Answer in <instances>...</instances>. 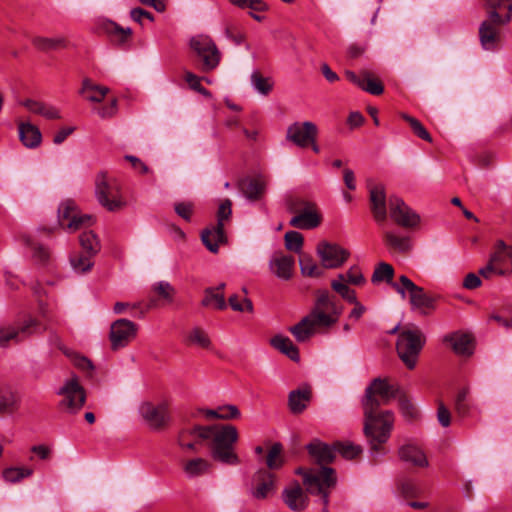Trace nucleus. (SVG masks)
<instances>
[{
	"label": "nucleus",
	"mask_w": 512,
	"mask_h": 512,
	"mask_svg": "<svg viewBox=\"0 0 512 512\" xmlns=\"http://www.w3.org/2000/svg\"><path fill=\"white\" fill-rule=\"evenodd\" d=\"M201 430V439L208 441L211 456L215 461L232 466L240 464V458L235 451V444L239 439L235 426L210 425Z\"/></svg>",
	"instance_id": "obj_1"
},
{
	"label": "nucleus",
	"mask_w": 512,
	"mask_h": 512,
	"mask_svg": "<svg viewBox=\"0 0 512 512\" xmlns=\"http://www.w3.org/2000/svg\"><path fill=\"white\" fill-rule=\"evenodd\" d=\"M364 434L370 445V453L376 457L386 453L382 447L390 438L394 426V413L390 410H363Z\"/></svg>",
	"instance_id": "obj_2"
},
{
	"label": "nucleus",
	"mask_w": 512,
	"mask_h": 512,
	"mask_svg": "<svg viewBox=\"0 0 512 512\" xmlns=\"http://www.w3.org/2000/svg\"><path fill=\"white\" fill-rule=\"evenodd\" d=\"M424 344L425 336L420 329H403L400 332L396 349L400 359L408 369H413L416 366Z\"/></svg>",
	"instance_id": "obj_3"
},
{
	"label": "nucleus",
	"mask_w": 512,
	"mask_h": 512,
	"mask_svg": "<svg viewBox=\"0 0 512 512\" xmlns=\"http://www.w3.org/2000/svg\"><path fill=\"white\" fill-rule=\"evenodd\" d=\"M397 396V388L386 379L375 378L365 389L361 400L363 410L379 409Z\"/></svg>",
	"instance_id": "obj_4"
},
{
	"label": "nucleus",
	"mask_w": 512,
	"mask_h": 512,
	"mask_svg": "<svg viewBox=\"0 0 512 512\" xmlns=\"http://www.w3.org/2000/svg\"><path fill=\"white\" fill-rule=\"evenodd\" d=\"M95 195L98 202L108 211H117L125 204L119 183L115 179L108 178L104 172L96 176Z\"/></svg>",
	"instance_id": "obj_5"
},
{
	"label": "nucleus",
	"mask_w": 512,
	"mask_h": 512,
	"mask_svg": "<svg viewBox=\"0 0 512 512\" xmlns=\"http://www.w3.org/2000/svg\"><path fill=\"white\" fill-rule=\"evenodd\" d=\"M510 22V15L492 12L487 15L479 26V40L482 48L487 51H495L501 40V26Z\"/></svg>",
	"instance_id": "obj_6"
},
{
	"label": "nucleus",
	"mask_w": 512,
	"mask_h": 512,
	"mask_svg": "<svg viewBox=\"0 0 512 512\" xmlns=\"http://www.w3.org/2000/svg\"><path fill=\"white\" fill-rule=\"evenodd\" d=\"M189 46L201 60L203 72L212 71L219 65L221 53L211 37L202 34L193 36L189 41Z\"/></svg>",
	"instance_id": "obj_7"
},
{
	"label": "nucleus",
	"mask_w": 512,
	"mask_h": 512,
	"mask_svg": "<svg viewBox=\"0 0 512 512\" xmlns=\"http://www.w3.org/2000/svg\"><path fill=\"white\" fill-rule=\"evenodd\" d=\"M277 491V476L266 468L257 469L248 484L247 493L256 501H264Z\"/></svg>",
	"instance_id": "obj_8"
},
{
	"label": "nucleus",
	"mask_w": 512,
	"mask_h": 512,
	"mask_svg": "<svg viewBox=\"0 0 512 512\" xmlns=\"http://www.w3.org/2000/svg\"><path fill=\"white\" fill-rule=\"evenodd\" d=\"M231 206L232 203L228 199L222 202L217 213V224L205 229L201 234L203 244L212 253H217L219 245L227 241L224 232V221L229 219L232 213Z\"/></svg>",
	"instance_id": "obj_9"
},
{
	"label": "nucleus",
	"mask_w": 512,
	"mask_h": 512,
	"mask_svg": "<svg viewBox=\"0 0 512 512\" xmlns=\"http://www.w3.org/2000/svg\"><path fill=\"white\" fill-rule=\"evenodd\" d=\"M57 394L62 397L59 408L69 414H76L85 403V391L76 376L67 379Z\"/></svg>",
	"instance_id": "obj_10"
},
{
	"label": "nucleus",
	"mask_w": 512,
	"mask_h": 512,
	"mask_svg": "<svg viewBox=\"0 0 512 512\" xmlns=\"http://www.w3.org/2000/svg\"><path fill=\"white\" fill-rule=\"evenodd\" d=\"M295 473L303 476V484L310 494L324 492L325 488L334 487L337 481L335 470L330 467H322L317 470H306L300 467L296 469Z\"/></svg>",
	"instance_id": "obj_11"
},
{
	"label": "nucleus",
	"mask_w": 512,
	"mask_h": 512,
	"mask_svg": "<svg viewBox=\"0 0 512 512\" xmlns=\"http://www.w3.org/2000/svg\"><path fill=\"white\" fill-rule=\"evenodd\" d=\"M58 222L67 231L75 232L90 227L94 218L90 214H81L74 201L66 200L59 205Z\"/></svg>",
	"instance_id": "obj_12"
},
{
	"label": "nucleus",
	"mask_w": 512,
	"mask_h": 512,
	"mask_svg": "<svg viewBox=\"0 0 512 512\" xmlns=\"http://www.w3.org/2000/svg\"><path fill=\"white\" fill-rule=\"evenodd\" d=\"M139 414L145 424L153 430H161L170 422L169 405L166 401L153 403L142 402L139 406Z\"/></svg>",
	"instance_id": "obj_13"
},
{
	"label": "nucleus",
	"mask_w": 512,
	"mask_h": 512,
	"mask_svg": "<svg viewBox=\"0 0 512 512\" xmlns=\"http://www.w3.org/2000/svg\"><path fill=\"white\" fill-rule=\"evenodd\" d=\"M388 205L390 217L396 224L405 228H414L420 223V216L399 196L390 195Z\"/></svg>",
	"instance_id": "obj_14"
},
{
	"label": "nucleus",
	"mask_w": 512,
	"mask_h": 512,
	"mask_svg": "<svg viewBox=\"0 0 512 512\" xmlns=\"http://www.w3.org/2000/svg\"><path fill=\"white\" fill-rule=\"evenodd\" d=\"M316 253L323 268L336 269L341 267L349 258L350 252L342 246L327 241L318 243Z\"/></svg>",
	"instance_id": "obj_15"
},
{
	"label": "nucleus",
	"mask_w": 512,
	"mask_h": 512,
	"mask_svg": "<svg viewBox=\"0 0 512 512\" xmlns=\"http://www.w3.org/2000/svg\"><path fill=\"white\" fill-rule=\"evenodd\" d=\"M138 326L128 319H118L111 324L110 342L112 350L126 347L137 335Z\"/></svg>",
	"instance_id": "obj_16"
},
{
	"label": "nucleus",
	"mask_w": 512,
	"mask_h": 512,
	"mask_svg": "<svg viewBox=\"0 0 512 512\" xmlns=\"http://www.w3.org/2000/svg\"><path fill=\"white\" fill-rule=\"evenodd\" d=\"M317 137L318 128L311 121L294 122L288 126L286 132V139L300 148L309 146Z\"/></svg>",
	"instance_id": "obj_17"
},
{
	"label": "nucleus",
	"mask_w": 512,
	"mask_h": 512,
	"mask_svg": "<svg viewBox=\"0 0 512 512\" xmlns=\"http://www.w3.org/2000/svg\"><path fill=\"white\" fill-rule=\"evenodd\" d=\"M39 327V322L32 317L26 318L17 328L13 326H0V346L5 347L12 340L20 342L33 333H36Z\"/></svg>",
	"instance_id": "obj_18"
},
{
	"label": "nucleus",
	"mask_w": 512,
	"mask_h": 512,
	"mask_svg": "<svg viewBox=\"0 0 512 512\" xmlns=\"http://www.w3.org/2000/svg\"><path fill=\"white\" fill-rule=\"evenodd\" d=\"M370 210L374 220L382 224L387 219V196L383 184H368Z\"/></svg>",
	"instance_id": "obj_19"
},
{
	"label": "nucleus",
	"mask_w": 512,
	"mask_h": 512,
	"mask_svg": "<svg viewBox=\"0 0 512 512\" xmlns=\"http://www.w3.org/2000/svg\"><path fill=\"white\" fill-rule=\"evenodd\" d=\"M307 493L309 492L304 490L297 481H293L283 489L282 499L290 510L300 512L309 505Z\"/></svg>",
	"instance_id": "obj_20"
},
{
	"label": "nucleus",
	"mask_w": 512,
	"mask_h": 512,
	"mask_svg": "<svg viewBox=\"0 0 512 512\" xmlns=\"http://www.w3.org/2000/svg\"><path fill=\"white\" fill-rule=\"evenodd\" d=\"M321 223V217L315 210V205L308 201L300 202L299 213L292 217L289 224L298 229H314Z\"/></svg>",
	"instance_id": "obj_21"
},
{
	"label": "nucleus",
	"mask_w": 512,
	"mask_h": 512,
	"mask_svg": "<svg viewBox=\"0 0 512 512\" xmlns=\"http://www.w3.org/2000/svg\"><path fill=\"white\" fill-rule=\"evenodd\" d=\"M306 449L310 457L317 464L321 465V468L326 467L325 465L327 464H330L336 456L334 444L329 445L319 439H313L309 444L306 445Z\"/></svg>",
	"instance_id": "obj_22"
},
{
	"label": "nucleus",
	"mask_w": 512,
	"mask_h": 512,
	"mask_svg": "<svg viewBox=\"0 0 512 512\" xmlns=\"http://www.w3.org/2000/svg\"><path fill=\"white\" fill-rule=\"evenodd\" d=\"M443 343L449 344L457 355L470 356L473 353L472 337L467 333H449L443 337Z\"/></svg>",
	"instance_id": "obj_23"
},
{
	"label": "nucleus",
	"mask_w": 512,
	"mask_h": 512,
	"mask_svg": "<svg viewBox=\"0 0 512 512\" xmlns=\"http://www.w3.org/2000/svg\"><path fill=\"white\" fill-rule=\"evenodd\" d=\"M312 398V390L309 386L292 390L288 395V407L293 414H301L308 406Z\"/></svg>",
	"instance_id": "obj_24"
},
{
	"label": "nucleus",
	"mask_w": 512,
	"mask_h": 512,
	"mask_svg": "<svg viewBox=\"0 0 512 512\" xmlns=\"http://www.w3.org/2000/svg\"><path fill=\"white\" fill-rule=\"evenodd\" d=\"M271 271L280 279L289 280L292 276L294 258L288 255L276 254L270 260Z\"/></svg>",
	"instance_id": "obj_25"
},
{
	"label": "nucleus",
	"mask_w": 512,
	"mask_h": 512,
	"mask_svg": "<svg viewBox=\"0 0 512 512\" xmlns=\"http://www.w3.org/2000/svg\"><path fill=\"white\" fill-rule=\"evenodd\" d=\"M19 139L29 149L38 147L42 140L40 130L29 122H21L18 126Z\"/></svg>",
	"instance_id": "obj_26"
},
{
	"label": "nucleus",
	"mask_w": 512,
	"mask_h": 512,
	"mask_svg": "<svg viewBox=\"0 0 512 512\" xmlns=\"http://www.w3.org/2000/svg\"><path fill=\"white\" fill-rule=\"evenodd\" d=\"M409 300L412 308L419 310L421 314H427L429 310L435 308V298L419 286L409 294Z\"/></svg>",
	"instance_id": "obj_27"
},
{
	"label": "nucleus",
	"mask_w": 512,
	"mask_h": 512,
	"mask_svg": "<svg viewBox=\"0 0 512 512\" xmlns=\"http://www.w3.org/2000/svg\"><path fill=\"white\" fill-rule=\"evenodd\" d=\"M205 426L195 425L191 428L182 429L177 438L178 445L183 449H188L190 451H196V445L198 442L203 441L201 439V429H204Z\"/></svg>",
	"instance_id": "obj_28"
},
{
	"label": "nucleus",
	"mask_w": 512,
	"mask_h": 512,
	"mask_svg": "<svg viewBox=\"0 0 512 512\" xmlns=\"http://www.w3.org/2000/svg\"><path fill=\"white\" fill-rule=\"evenodd\" d=\"M239 189L247 199L254 201L263 194L265 183L260 177H247L240 181Z\"/></svg>",
	"instance_id": "obj_29"
},
{
	"label": "nucleus",
	"mask_w": 512,
	"mask_h": 512,
	"mask_svg": "<svg viewBox=\"0 0 512 512\" xmlns=\"http://www.w3.org/2000/svg\"><path fill=\"white\" fill-rule=\"evenodd\" d=\"M399 457L402 461L417 467H426L428 465L425 454L421 449L413 444H407L400 447Z\"/></svg>",
	"instance_id": "obj_30"
},
{
	"label": "nucleus",
	"mask_w": 512,
	"mask_h": 512,
	"mask_svg": "<svg viewBox=\"0 0 512 512\" xmlns=\"http://www.w3.org/2000/svg\"><path fill=\"white\" fill-rule=\"evenodd\" d=\"M109 88L94 84L89 78L82 81V87L79 93L90 102L100 103L108 94Z\"/></svg>",
	"instance_id": "obj_31"
},
{
	"label": "nucleus",
	"mask_w": 512,
	"mask_h": 512,
	"mask_svg": "<svg viewBox=\"0 0 512 512\" xmlns=\"http://www.w3.org/2000/svg\"><path fill=\"white\" fill-rule=\"evenodd\" d=\"M383 239L386 246L393 252L405 254L412 248V244L408 236H399L392 231H385Z\"/></svg>",
	"instance_id": "obj_32"
},
{
	"label": "nucleus",
	"mask_w": 512,
	"mask_h": 512,
	"mask_svg": "<svg viewBox=\"0 0 512 512\" xmlns=\"http://www.w3.org/2000/svg\"><path fill=\"white\" fill-rule=\"evenodd\" d=\"M271 345L286 355L292 361H299L298 348L293 344L290 338L283 335H276L270 340Z\"/></svg>",
	"instance_id": "obj_33"
},
{
	"label": "nucleus",
	"mask_w": 512,
	"mask_h": 512,
	"mask_svg": "<svg viewBox=\"0 0 512 512\" xmlns=\"http://www.w3.org/2000/svg\"><path fill=\"white\" fill-rule=\"evenodd\" d=\"M308 319L314 331L317 328H328L335 324V317H331L328 312L319 309H312L311 312L304 317Z\"/></svg>",
	"instance_id": "obj_34"
},
{
	"label": "nucleus",
	"mask_w": 512,
	"mask_h": 512,
	"mask_svg": "<svg viewBox=\"0 0 512 512\" xmlns=\"http://www.w3.org/2000/svg\"><path fill=\"white\" fill-rule=\"evenodd\" d=\"M95 256L85 252L73 253L70 256V264L74 272L83 274L90 271L94 265L93 258Z\"/></svg>",
	"instance_id": "obj_35"
},
{
	"label": "nucleus",
	"mask_w": 512,
	"mask_h": 512,
	"mask_svg": "<svg viewBox=\"0 0 512 512\" xmlns=\"http://www.w3.org/2000/svg\"><path fill=\"white\" fill-rule=\"evenodd\" d=\"M23 105L31 112L44 116L47 119L61 118L60 112L53 106L34 101L26 100Z\"/></svg>",
	"instance_id": "obj_36"
},
{
	"label": "nucleus",
	"mask_w": 512,
	"mask_h": 512,
	"mask_svg": "<svg viewBox=\"0 0 512 512\" xmlns=\"http://www.w3.org/2000/svg\"><path fill=\"white\" fill-rule=\"evenodd\" d=\"M210 468V462L204 458L188 460L183 466L185 474L190 478L201 476L207 473Z\"/></svg>",
	"instance_id": "obj_37"
},
{
	"label": "nucleus",
	"mask_w": 512,
	"mask_h": 512,
	"mask_svg": "<svg viewBox=\"0 0 512 512\" xmlns=\"http://www.w3.org/2000/svg\"><path fill=\"white\" fill-rule=\"evenodd\" d=\"M18 404L15 392L7 386L0 387V413L13 412Z\"/></svg>",
	"instance_id": "obj_38"
},
{
	"label": "nucleus",
	"mask_w": 512,
	"mask_h": 512,
	"mask_svg": "<svg viewBox=\"0 0 512 512\" xmlns=\"http://www.w3.org/2000/svg\"><path fill=\"white\" fill-rule=\"evenodd\" d=\"M83 252L96 256L101 249L98 237L93 231H85L79 237Z\"/></svg>",
	"instance_id": "obj_39"
},
{
	"label": "nucleus",
	"mask_w": 512,
	"mask_h": 512,
	"mask_svg": "<svg viewBox=\"0 0 512 512\" xmlns=\"http://www.w3.org/2000/svg\"><path fill=\"white\" fill-rule=\"evenodd\" d=\"M201 305L219 310H223L227 307L224 295L220 292H216L214 288L205 289Z\"/></svg>",
	"instance_id": "obj_40"
},
{
	"label": "nucleus",
	"mask_w": 512,
	"mask_h": 512,
	"mask_svg": "<svg viewBox=\"0 0 512 512\" xmlns=\"http://www.w3.org/2000/svg\"><path fill=\"white\" fill-rule=\"evenodd\" d=\"M393 277L394 268L392 267V265L386 262H380L374 269L371 281L374 284L386 282L391 285V283H393Z\"/></svg>",
	"instance_id": "obj_41"
},
{
	"label": "nucleus",
	"mask_w": 512,
	"mask_h": 512,
	"mask_svg": "<svg viewBox=\"0 0 512 512\" xmlns=\"http://www.w3.org/2000/svg\"><path fill=\"white\" fill-rule=\"evenodd\" d=\"M32 44L41 51L55 50L59 47H64L66 41L63 37L48 38L42 36H35L32 38Z\"/></svg>",
	"instance_id": "obj_42"
},
{
	"label": "nucleus",
	"mask_w": 512,
	"mask_h": 512,
	"mask_svg": "<svg viewBox=\"0 0 512 512\" xmlns=\"http://www.w3.org/2000/svg\"><path fill=\"white\" fill-rule=\"evenodd\" d=\"M301 273L309 277H320L323 274L322 269L315 263L312 256L301 253L299 257Z\"/></svg>",
	"instance_id": "obj_43"
},
{
	"label": "nucleus",
	"mask_w": 512,
	"mask_h": 512,
	"mask_svg": "<svg viewBox=\"0 0 512 512\" xmlns=\"http://www.w3.org/2000/svg\"><path fill=\"white\" fill-rule=\"evenodd\" d=\"M282 444L274 443L266 456V465L269 471L278 470L283 466Z\"/></svg>",
	"instance_id": "obj_44"
},
{
	"label": "nucleus",
	"mask_w": 512,
	"mask_h": 512,
	"mask_svg": "<svg viewBox=\"0 0 512 512\" xmlns=\"http://www.w3.org/2000/svg\"><path fill=\"white\" fill-rule=\"evenodd\" d=\"M106 32L112 37L113 41L119 45L125 44L132 35L131 28H123L115 22H109L106 25Z\"/></svg>",
	"instance_id": "obj_45"
},
{
	"label": "nucleus",
	"mask_w": 512,
	"mask_h": 512,
	"mask_svg": "<svg viewBox=\"0 0 512 512\" xmlns=\"http://www.w3.org/2000/svg\"><path fill=\"white\" fill-rule=\"evenodd\" d=\"M289 331L299 342L307 341L314 333L308 319L303 318L299 323L289 328Z\"/></svg>",
	"instance_id": "obj_46"
},
{
	"label": "nucleus",
	"mask_w": 512,
	"mask_h": 512,
	"mask_svg": "<svg viewBox=\"0 0 512 512\" xmlns=\"http://www.w3.org/2000/svg\"><path fill=\"white\" fill-rule=\"evenodd\" d=\"M33 469L28 467H9L3 471V478L10 483H17L33 474Z\"/></svg>",
	"instance_id": "obj_47"
},
{
	"label": "nucleus",
	"mask_w": 512,
	"mask_h": 512,
	"mask_svg": "<svg viewBox=\"0 0 512 512\" xmlns=\"http://www.w3.org/2000/svg\"><path fill=\"white\" fill-rule=\"evenodd\" d=\"M334 449L335 454L339 453L343 458L348 460L354 459L362 452L361 446L351 442H335Z\"/></svg>",
	"instance_id": "obj_48"
},
{
	"label": "nucleus",
	"mask_w": 512,
	"mask_h": 512,
	"mask_svg": "<svg viewBox=\"0 0 512 512\" xmlns=\"http://www.w3.org/2000/svg\"><path fill=\"white\" fill-rule=\"evenodd\" d=\"M187 339L189 343L198 345L202 348L208 349L211 346V341L207 332L200 327L192 328L188 333Z\"/></svg>",
	"instance_id": "obj_49"
},
{
	"label": "nucleus",
	"mask_w": 512,
	"mask_h": 512,
	"mask_svg": "<svg viewBox=\"0 0 512 512\" xmlns=\"http://www.w3.org/2000/svg\"><path fill=\"white\" fill-rule=\"evenodd\" d=\"M251 84L253 88L262 95H268L273 88V82L271 79L263 77L257 71H254L251 74Z\"/></svg>",
	"instance_id": "obj_50"
},
{
	"label": "nucleus",
	"mask_w": 512,
	"mask_h": 512,
	"mask_svg": "<svg viewBox=\"0 0 512 512\" xmlns=\"http://www.w3.org/2000/svg\"><path fill=\"white\" fill-rule=\"evenodd\" d=\"M484 6L487 10V15H491L492 12L500 13L503 9L507 12L504 15H510L512 19V0H484Z\"/></svg>",
	"instance_id": "obj_51"
},
{
	"label": "nucleus",
	"mask_w": 512,
	"mask_h": 512,
	"mask_svg": "<svg viewBox=\"0 0 512 512\" xmlns=\"http://www.w3.org/2000/svg\"><path fill=\"white\" fill-rule=\"evenodd\" d=\"M286 249L301 254L304 238L297 231H288L284 236Z\"/></svg>",
	"instance_id": "obj_52"
},
{
	"label": "nucleus",
	"mask_w": 512,
	"mask_h": 512,
	"mask_svg": "<svg viewBox=\"0 0 512 512\" xmlns=\"http://www.w3.org/2000/svg\"><path fill=\"white\" fill-rule=\"evenodd\" d=\"M401 117L403 120H405L412 128L413 132L421 139L431 142L432 138L428 131L425 129V127L420 123L419 120L416 118L406 114L402 113Z\"/></svg>",
	"instance_id": "obj_53"
},
{
	"label": "nucleus",
	"mask_w": 512,
	"mask_h": 512,
	"mask_svg": "<svg viewBox=\"0 0 512 512\" xmlns=\"http://www.w3.org/2000/svg\"><path fill=\"white\" fill-rule=\"evenodd\" d=\"M63 352L68 357L71 358L73 364L77 368H79V369H81L83 371H86L89 376L92 375V371L94 369V366H93L92 362L88 358H86L84 356H81V355H78V354H76V353H74V352H72V351H70L68 349H63Z\"/></svg>",
	"instance_id": "obj_54"
},
{
	"label": "nucleus",
	"mask_w": 512,
	"mask_h": 512,
	"mask_svg": "<svg viewBox=\"0 0 512 512\" xmlns=\"http://www.w3.org/2000/svg\"><path fill=\"white\" fill-rule=\"evenodd\" d=\"M338 281L348 282L353 285H361L365 282V278L358 267H351L346 274H339Z\"/></svg>",
	"instance_id": "obj_55"
},
{
	"label": "nucleus",
	"mask_w": 512,
	"mask_h": 512,
	"mask_svg": "<svg viewBox=\"0 0 512 512\" xmlns=\"http://www.w3.org/2000/svg\"><path fill=\"white\" fill-rule=\"evenodd\" d=\"M360 88L372 95H380L383 93L384 90L381 82L371 78L370 74L367 71H364L363 86H361Z\"/></svg>",
	"instance_id": "obj_56"
},
{
	"label": "nucleus",
	"mask_w": 512,
	"mask_h": 512,
	"mask_svg": "<svg viewBox=\"0 0 512 512\" xmlns=\"http://www.w3.org/2000/svg\"><path fill=\"white\" fill-rule=\"evenodd\" d=\"M331 287L349 303L356 302L357 297L355 291L350 289L345 283L338 280H333L331 282Z\"/></svg>",
	"instance_id": "obj_57"
},
{
	"label": "nucleus",
	"mask_w": 512,
	"mask_h": 512,
	"mask_svg": "<svg viewBox=\"0 0 512 512\" xmlns=\"http://www.w3.org/2000/svg\"><path fill=\"white\" fill-rule=\"evenodd\" d=\"M185 81L188 83L189 87L192 90L198 92L199 94L205 97H211V93L201 85V77L197 76L196 74L190 71H187L185 73Z\"/></svg>",
	"instance_id": "obj_58"
},
{
	"label": "nucleus",
	"mask_w": 512,
	"mask_h": 512,
	"mask_svg": "<svg viewBox=\"0 0 512 512\" xmlns=\"http://www.w3.org/2000/svg\"><path fill=\"white\" fill-rule=\"evenodd\" d=\"M399 408L404 418L413 420L418 415V410L406 396L399 398Z\"/></svg>",
	"instance_id": "obj_59"
},
{
	"label": "nucleus",
	"mask_w": 512,
	"mask_h": 512,
	"mask_svg": "<svg viewBox=\"0 0 512 512\" xmlns=\"http://www.w3.org/2000/svg\"><path fill=\"white\" fill-rule=\"evenodd\" d=\"M392 288L399 294H401L402 298L406 296L405 291L407 290L409 294L417 287L407 276L401 275L399 278V283H391Z\"/></svg>",
	"instance_id": "obj_60"
},
{
	"label": "nucleus",
	"mask_w": 512,
	"mask_h": 512,
	"mask_svg": "<svg viewBox=\"0 0 512 512\" xmlns=\"http://www.w3.org/2000/svg\"><path fill=\"white\" fill-rule=\"evenodd\" d=\"M333 302L334 299L332 296H330L328 291H319L313 309H319L328 312Z\"/></svg>",
	"instance_id": "obj_61"
},
{
	"label": "nucleus",
	"mask_w": 512,
	"mask_h": 512,
	"mask_svg": "<svg viewBox=\"0 0 512 512\" xmlns=\"http://www.w3.org/2000/svg\"><path fill=\"white\" fill-rule=\"evenodd\" d=\"M230 2L240 8H249L251 10L268 9V5L263 0H230Z\"/></svg>",
	"instance_id": "obj_62"
},
{
	"label": "nucleus",
	"mask_w": 512,
	"mask_h": 512,
	"mask_svg": "<svg viewBox=\"0 0 512 512\" xmlns=\"http://www.w3.org/2000/svg\"><path fill=\"white\" fill-rule=\"evenodd\" d=\"M229 305L231 308L235 311L243 312V311H249L251 312L253 310L252 302L248 298H244L243 302L241 303L238 299L237 295H232L229 298Z\"/></svg>",
	"instance_id": "obj_63"
},
{
	"label": "nucleus",
	"mask_w": 512,
	"mask_h": 512,
	"mask_svg": "<svg viewBox=\"0 0 512 512\" xmlns=\"http://www.w3.org/2000/svg\"><path fill=\"white\" fill-rule=\"evenodd\" d=\"M154 291L157 292L161 297L168 301H172L174 294V288L169 282L160 281L154 285Z\"/></svg>",
	"instance_id": "obj_64"
}]
</instances>
